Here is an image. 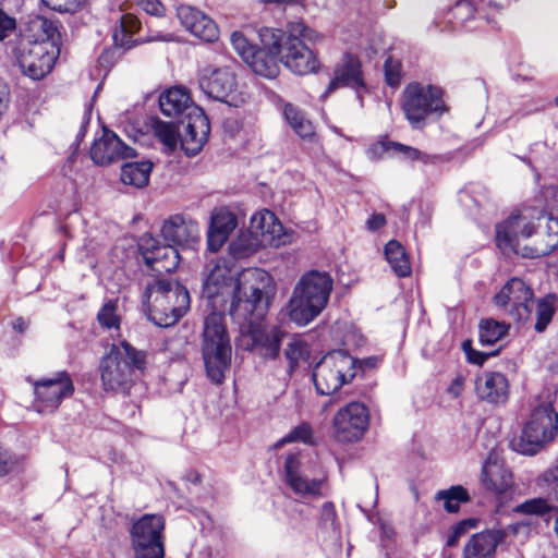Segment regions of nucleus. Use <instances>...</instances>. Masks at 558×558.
<instances>
[{
	"label": "nucleus",
	"mask_w": 558,
	"mask_h": 558,
	"mask_svg": "<svg viewBox=\"0 0 558 558\" xmlns=\"http://www.w3.org/2000/svg\"><path fill=\"white\" fill-rule=\"evenodd\" d=\"M332 279L327 272L310 271L295 286L289 302V317L299 326L316 318L327 305Z\"/></svg>",
	"instance_id": "obj_6"
},
{
	"label": "nucleus",
	"mask_w": 558,
	"mask_h": 558,
	"mask_svg": "<svg viewBox=\"0 0 558 558\" xmlns=\"http://www.w3.org/2000/svg\"><path fill=\"white\" fill-rule=\"evenodd\" d=\"M495 241L505 255L546 256L558 246V219L539 214L534 221L524 213H513L496 225Z\"/></svg>",
	"instance_id": "obj_2"
},
{
	"label": "nucleus",
	"mask_w": 558,
	"mask_h": 558,
	"mask_svg": "<svg viewBox=\"0 0 558 558\" xmlns=\"http://www.w3.org/2000/svg\"><path fill=\"white\" fill-rule=\"evenodd\" d=\"M61 35L56 22L36 17L15 47L17 64L26 76L37 81L51 72L60 54Z\"/></svg>",
	"instance_id": "obj_4"
},
{
	"label": "nucleus",
	"mask_w": 558,
	"mask_h": 558,
	"mask_svg": "<svg viewBox=\"0 0 558 558\" xmlns=\"http://www.w3.org/2000/svg\"><path fill=\"white\" fill-rule=\"evenodd\" d=\"M262 45L263 48L256 49L245 63L255 74L267 78H275L279 74V54L275 53L271 47Z\"/></svg>",
	"instance_id": "obj_32"
},
{
	"label": "nucleus",
	"mask_w": 558,
	"mask_h": 558,
	"mask_svg": "<svg viewBox=\"0 0 558 558\" xmlns=\"http://www.w3.org/2000/svg\"><path fill=\"white\" fill-rule=\"evenodd\" d=\"M155 136L171 151L178 146L179 130L175 123L156 119L153 123Z\"/></svg>",
	"instance_id": "obj_42"
},
{
	"label": "nucleus",
	"mask_w": 558,
	"mask_h": 558,
	"mask_svg": "<svg viewBox=\"0 0 558 558\" xmlns=\"http://www.w3.org/2000/svg\"><path fill=\"white\" fill-rule=\"evenodd\" d=\"M230 41L232 47L245 62L256 51V47L250 44L247 38L241 32H233L230 36Z\"/></svg>",
	"instance_id": "obj_45"
},
{
	"label": "nucleus",
	"mask_w": 558,
	"mask_h": 558,
	"mask_svg": "<svg viewBox=\"0 0 558 558\" xmlns=\"http://www.w3.org/2000/svg\"><path fill=\"white\" fill-rule=\"evenodd\" d=\"M238 225L236 216L226 208L217 209L210 218L207 233V247L210 252H218L227 241L229 234Z\"/></svg>",
	"instance_id": "obj_28"
},
{
	"label": "nucleus",
	"mask_w": 558,
	"mask_h": 558,
	"mask_svg": "<svg viewBox=\"0 0 558 558\" xmlns=\"http://www.w3.org/2000/svg\"><path fill=\"white\" fill-rule=\"evenodd\" d=\"M558 296L555 293H548L538 299L535 304L536 322L534 330L538 333L544 332L551 323L557 310Z\"/></svg>",
	"instance_id": "obj_38"
},
{
	"label": "nucleus",
	"mask_w": 558,
	"mask_h": 558,
	"mask_svg": "<svg viewBox=\"0 0 558 558\" xmlns=\"http://www.w3.org/2000/svg\"><path fill=\"white\" fill-rule=\"evenodd\" d=\"M436 501H441L448 513L458 512L460 505L470 500L469 492L461 485H453L448 489L438 490L435 495Z\"/></svg>",
	"instance_id": "obj_39"
},
{
	"label": "nucleus",
	"mask_w": 558,
	"mask_h": 558,
	"mask_svg": "<svg viewBox=\"0 0 558 558\" xmlns=\"http://www.w3.org/2000/svg\"><path fill=\"white\" fill-rule=\"evenodd\" d=\"M259 38L262 44L279 54L280 62L292 73L307 75L318 71L320 62L308 44H315L322 37L303 21L289 22L286 31L262 28Z\"/></svg>",
	"instance_id": "obj_3"
},
{
	"label": "nucleus",
	"mask_w": 558,
	"mask_h": 558,
	"mask_svg": "<svg viewBox=\"0 0 558 558\" xmlns=\"http://www.w3.org/2000/svg\"><path fill=\"white\" fill-rule=\"evenodd\" d=\"M197 76L201 90L208 98L222 102H228L238 86L235 74L228 65H204L198 70Z\"/></svg>",
	"instance_id": "obj_17"
},
{
	"label": "nucleus",
	"mask_w": 558,
	"mask_h": 558,
	"mask_svg": "<svg viewBox=\"0 0 558 558\" xmlns=\"http://www.w3.org/2000/svg\"><path fill=\"white\" fill-rule=\"evenodd\" d=\"M555 531H556L557 536H558V511L555 514Z\"/></svg>",
	"instance_id": "obj_64"
},
{
	"label": "nucleus",
	"mask_w": 558,
	"mask_h": 558,
	"mask_svg": "<svg viewBox=\"0 0 558 558\" xmlns=\"http://www.w3.org/2000/svg\"><path fill=\"white\" fill-rule=\"evenodd\" d=\"M286 480L290 488L302 497L318 496L324 482L319 466L308 457L289 454L284 462Z\"/></svg>",
	"instance_id": "obj_12"
},
{
	"label": "nucleus",
	"mask_w": 558,
	"mask_h": 558,
	"mask_svg": "<svg viewBox=\"0 0 558 558\" xmlns=\"http://www.w3.org/2000/svg\"><path fill=\"white\" fill-rule=\"evenodd\" d=\"M165 525L161 514H144L133 522L130 536L135 558H165Z\"/></svg>",
	"instance_id": "obj_11"
},
{
	"label": "nucleus",
	"mask_w": 558,
	"mask_h": 558,
	"mask_svg": "<svg viewBox=\"0 0 558 558\" xmlns=\"http://www.w3.org/2000/svg\"><path fill=\"white\" fill-rule=\"evenodd\" d=\"M391 149L401 154L402 158L408 161H420L424 165H436L442 161V157L439 155L427 154L415 147L392 141L378 142L372 145L367 150V155L369 158L376 159L383 153H388Z\"/></svg>",
	"instance_id": "obj_29"
},
{
	"label": "nucleus",
	"mask_w": 558,
	"mask_h": 558,
	"mask_svg": "<svg viewBox=\"0 0 558 558\" xmlns=\"http://www.w3.org/2000/svg\"><path fill=\"white\" fill-rule=\"evenodd\" d=\"M262 245L260 240L250 230L242 232L234 241L229 244V251L233 259L245 258L256 252Z\"/></svg>",
	"instance_id": "obj_41"
},
{
	"label": "nucleus",
	"mask_w": 558,
	"mask_h": 558,
	"mask_svg": "<svg viewBox=\"0 0 558 558\" xmlns=\"http://www.w3.org/2000/svg\"><path fill=\"white\" fill-rule=\"evenodd\" d=\"M482 484L487 490L502 495L512 487V473L502 462L488 457L482 469Z\"/></svg>",
	"instance_id": "obj_30"
},
{
	"label": "nucleus",
	"mask_w": 558,
	"mask_h": 558,
	"mask_svg": "<svg viewBox=\"0 0 558 558\" xmlns=\"http://www.w3.org/2000/svg\"><path fill=\"white\" fill-rule=\"evenodd\" d=\"M274 1L277 3H298V2H301L302 0H274Z\"/></svg>",
	"instance_id": "obj_63"
},
{
	"label": "nucleus",
	"mask_w": 558,
	"mask_h": 558,
	"mask_svg": "<svg viewBox=\"0 0 558 558\" xmlns=\"http://www.w3.org/2000/svg\"><path fill=\"white\" fill-rule=\"evenodd\" d=\"M208 274L203 282L202 296L213 307L204 319L202 355L206 375L219 385L230 368L232 348L221 312L240 326L252 325L266 311L263 304L271 277L259 268L239 271L232 259L218 258L207 265Z\"/></svg>",
	"instance_id": "obj_1"
},
{
	"label": "nucleus",
	"mask_w": 558,
	"mask_h": 558,
	"mask_svg": "<svg viewBox=\"0 0 558 558\" xmlns=\"http://www.w3.org/2000/svg\"><path fill=\"white\" fill-rule=\"evenodd\" d=\"M558 435V412L551 403H542L535 407L521 434L513 437L510 447L513 451L534 456Z\"/></svg>",
	"instance_id": "obj_8"
},
{
	"label": "nucleus",
	"mask_w": 558,
	"mask_h": 558,
	"mask_svg": "<svg viewBox=\"0 0 558 558\" xmlns=\"http://www.w3.org/2000/svg\"><path fill=\"white\" fill-rule=\"evenodd\" d=\"M507 535L505 529H489L475 533L465 543L461 558H493Z\"/></svg>",
	"instance_id": "obj_25"
},
{
	"label": "nucleus",
	"mask_w": 558,
	"mask_h": 558,
	"mask_svg": "<svg viewBox=\"0 0 558 558\" xmlns=\"http://www.w3.org/2000/svg\"><path fill=\"white\" fill-rule=\"evenodd\" d=\"M190 304V293L179 281L156 279L146 284L143 293L147 318L161 328L175 325L187 313Z\"/></svg>",
	"instance_id": "obj_5"
},
{
	"label": "nucleus",
	"mask_w": 558,
	"mask_h": 558,
	"mask_svg": "<svg viewBox=\"0 0 558 558\" xmlns=\"http://www.w3.org/2000/svg\"><path fill=\"white\" fill-rule=\"evenodd\" d=\"M459 538H460V537H459L458 535H456V533H454L453 531H451V530H450V533H449V535H448V538H447L446 545H447L448 547H454V546L458 544Z\"/></svg>",
	"instance_id": "obj_61"
},
{
	"label": "nucleus",
	"mask_w": 558,
	"mask_h": 558,
	"mask_svg": "<svg viewBox=\"0 0 558 558\" xmlns=\"http://www.w3.org/2000/svg\"><path fill=\"white\" fill-rule=\"evenodd\" d=\"M517 510L526 514H544L550 510L548 502L543 498H535L527 500L520 506Z\"/></svg>",
	"instance_id": "obj_47"
},
{
	"label": "nucleus",
	"mask_w": 558,
	"mask_h": 558,
	"mask_svg": "<svg viewBox=\"0 0 558 558\" xmlns=\"http://www.w3.org/2000/svg\"><path fill=\"white\" fill-rule=\"evenodd\" d=\"M16 465V457L0 444V478L12 473Z\"/></svg>",
	"instance_id": "obj_48"
},
{
	"label": "nucleus",
	"mask_w": 558,
	"mask_h": 558,
	"mask_svg": "<svg viewBox=\"0 0 558 558\" xmlns=\"http://www.w3.org/2000/svg\"><path fill=\"white\" fill-rule=\"evenodd\" d=\"M90 110H86L84 116H83V120H82V124H81V128L76 134V141L77 142H81L85 134H86V131H87V125L89 124V121H90Z\"/></svg>",
	"instance_id": "obj_59"
},
{
	"label": "nucleus",
	"mask_w": 558,
	"mask_h": 558,
	"mask_svg": "<svg viewBox=\"0 0 558 558\" xmlns=\"http://www.w3.org/2000/svg\"><path fill=\"white\" fill-rule=\"evenodd\" d=\"M319 526L326 532H338L337 513L332 502L327 501L323 505L319 518Z\"/></svg>",
	"instance_id": "obj_44"
},
{
	"label": "nucleus",
	"mask_w": 558,
	"mask_h": 558,
	"mask_svg": "<svg viewBox=\"0 0 558 558\" xmlns=\"http://www.w3.org/2000/svg\"><path fill=\"white\" fill-rule=\"evenodd\" d=\"M499 11L494 0H458L446 13L445 20L436 22V25L440 26V31L473 29L468 26L469 22L485 20L490 23Z\"/></svg>",
	"instance_id": "obj_14"
},
{
	"label": "nucleus",
	"mask_w": 558,
	"mask_h": 558,
	"mask_svg": "<svg viewBox=\"0 0 558 558\" xmlns=\"http://www.w3.org/2000/svg\"><path fill=\"white\" fill-rule=\"evenodd\" d=\"M339 87H351L356 93L365 87L362 63L357 57L351 53H345L342 61L335 68L333 77L323 97H327Z\"/></svg>",
	"instance_id": "obj_23"
},
{
	"label": "nucleus",
	"mask_w": 558,
	"mask_h": 558,
	"mask_svg": "<svg viewBox=\"0 0 558 558\" xmlns=\"http://www.w3.org/2000/svg\"><path fill=\"white\" fill-rule=\"evenodd\" d=\"M385 256L392 271L400 278L409 277L412 272L411 263L404 247L396 240L385 246Z\"/></svg>",
	"instance_id": "obj_34"
},
{
	"label": "nucleus",
	"mask_w": 558,
	"mask_h": 558,
	"mask_svg": "<svg viewBox=\"0 0 558 558\" xmlns=\"http://www.w3.org/2000/svg\"><path fill=\"white\" fill-rule=\"evenodd\" d=\"M476 526V520L474 519H465L451 527V531L456 533L459 537L463 536L470 529H474Z\"/></svg>",
	"instance_id": "obj_54"
},
{
	"label": "nucleus",
	"mask_w": 558,
	"mask_h": 558,
	"mask_svg": "<svg viewBox=\"0 0 558 558\" xmlns=\"http://www.w3.org/2000/svg\"><path fill=\"white\" fill-rule=\"evenodd\" d=\"M313 438V429L308 423H302L295 426L289 434H287L283 438L278 441V446H281L287 442H304L312 444Z\"/></svg>",
	"instance_id": "obj_43"
},
{
	"label": "nucleus",
	"mask_w": 558,
	"mask_h": 558,
	"mask_svg": "<svg viewBox=\"0 0 558 558\" xmlns=\"http://www.w3.org/2000/svg\"><path fill=\"white\" fill-rule=\"evenodd\" d=\"M401 108L414 130L424 129L428 118H439L448 111L442 89L420 82H412L405 86L401 96Z\"/></svg>",
	"instance_id": "obj_9"
},
{
	"label": "nucleus",
	"mask_w": 558,
	"mask_h": 558,
	"mask_svg": "<svg viewBox=\"0 0 558 558\" xmlns=\"http://www.w3.org/2000/svg\"><path fill=\"white\" fill-rule=\"evenodd\" d=\"M140 29L141 22L135 15L131 13L122 14L119 25L116 26L112 33L114 45L123 49H131L137 44V40L133 39V35Z\"/></svg>",
	"instance_id": "obj_33"
},
{
	"label": "nucleus",
	"mask_w": 558,
	"mask_h": 558,
	"mask_svg": "<svg viewBox=\"0 0 558 558\" xmlns=\"http://www.w3.org/2000/svg\"><path fill=\"white\" fill-rule=\"evenodd\" d=\"M368 425V409L361 402H350L333 416V436L339 442L357 441L364 436Z\"/></svg>",
	"instance_id": "obj_16"
},
{
	"label": "nucleus",
	"mask_w": 558,
	"mask_h": 558,
	"mask_svg": "<svg viewBox=\"0 0 558 558\" xmlns=\"http://www.w3.org/2000/svg\"><path fill=\"white\" fill-rule=\"evenodd\" d=\"M177 16L182 26L195 37L213 43L219 37V29L213 19L201 10L182 4L177 9Z\"/></svg>",
	"instance_id": "obj_22"
},
{
	"label": "nucleus",
	"mask_w": 558,
	"mask_h": 558,
	"mask_svg": "<svg viewBox=\"0 0 558 558\" xmlns=\"http://www.w3.org/2000/svg\"><path fill=\"white\" fill-rule=\"evenodd\" d=\"M282 113L287 123L301 138H311L315 134L313 123L296 106L290 102L284 104Z\"/></svg>",
	"instance_id": "obj_36"
},
{
	"label": "nucleus",
	"mask_w": 558,
	"mask_h": 558,
	"mask_svg": "<svg viewBox=\"0 0 558 558\" xmlns=\"http://www.w3.org/2000/svg\"><path fill=\"white\" fill-rule=\"evenodd\" d=\"M140 251L147 266L158 274L171 272L180 263L178 247L171 243L160 244L151 234L141 236Z\"/></svg>",
	"instance_id": "obj_18"
},
{
	"label": "nucleus",
	"mask_w": 558,
	"mask_h": 558,
	"mask_svg": "<svg viewBox=\"0 0 558 558\" xmlns=\"http://www.w3.org/2000/svg\"><path fill=\"white\" fill-rule=\"evenodd\" d=\"M34 388V407L39 413L54 412L62 401L74 393V384L66 371H59L51 377L33 380L27 378Z\"/></svg>",
	"instance_id": "obj_13"
},
{
	"label": "nucleus",
	"mask_w": 558,
	"mask_h": 558,
	"mask_svg": "<svg viewBox=\"0 0 558 558\" xmlns=\"http://www.w3.org/2000/svg\"><path fill=\"white\" fill-rule=\"evenodd\" d=\"M356 360V373L359 371H364L366 368H375L379 362L378 357L376 356H369L365 357L363 360Z\"/></svg>",
	"instance_id": "obj_56"
},
{
	"label": "nucleus",
	"mask_w": 558,
	"mask_h": 558,
	"mask_svg": "<svg viewBox=\"0 0 558 558\" xmlns=\"http://www.w3.org/2000/svg\"><path fill=\"white\" fill-rule=\"evenodd\" d=\"M463 390V378L461 376L456 377L449 388L448 392L452 395L453 397H459Z\"/></svg>",
	"instance_id": "obj_58"
},
{
	"label": "nucleus",
	"mask_w": 558,
	"mask_h": 558,
	"mask_svg": "<svg viewBox=\"0 0 558 558\" xmlns=\"http://www.w3.org/2000/svg\"><path fill=\"white\" fill-rule=\"evenodd\" d=\"M250 230L260 240L262 245L278 247L284 244L283 227L275 214L268 209L252 216Z\"/></svg>",
	"instance_id": "obj_26"
},
{
	"label": "nucleus",
	"mask_w": 558,
	"mask_h": 558,
	"mask_svg": "<svg viewBox=\"0 0 558 558\" xmlns=\"http://www.w3.org/2000/svg\"><path fill=\"white\" fill-rule=\"evenodd\" d=\"M463 348H464L468 361L475 365H483V363L489 356H494L498 353V351H492V352L484 353V352L473 350L471 348L468 349L465 343L463 344Z\"/></svg>",
	"instance_id": "obj_51"
},
{
	"label": "nucleus",
	"mask_w": 558,
	"mask_h": 558,
	"mask_svg": "<svg viewBox=\"0 0 558 558\" xmlns=\"http://www.w3.org/2000/svg\"><path fill=\"white\" fill-rule=\"evenodd\" d=\"M9 89L7 85L0 83V117L9 106Z\"/></svg>",
	"instance_id": "obj_57"
},
{
	"label": "nucleus",
	"mask_w": 558,
	"mask_h": 558,
	"mask_svg": "<svg viewBox=\"0 0 558 558\" xmlns=\"http://www.w3.org/2000/svg\"><path fill=\"white\" fill-rule=\"evenodd\" d=\"M356 376V360L344 351L326 354L315 365L312 378L319 395L329 396Z\"/></svg>",
	"instance_id": "obj_10"
},
{
	"label": "nucleus",
	"mask_w": 558,
	"mask_h": 558,
	"mask_svg": "<svg viewBox=\"0 0 558 558\" xmlns=\"http://www.w3.org/2000/svg\"><path fill=\"white\" fill-rule=\"evenodd\" d=\"M509 330V325L493 318L482 319L478 324V340L482 345H493L504 338Z\"/></svg>",
	"instance_id": "obj_40"
},
{
	"label": "nucleus",
	"mask_w": 558,
	"mask_h": 558,
	"mask_svg": "<svg viewBox=\"0 0 558 558\" xmlns=\"http://www.w3.org/2000/svg\"><path fill=\"white\" fill-rule=\"evenodd\" d=\"M283 336L284 332L277 327L269 330H256L252 336L254 349L264 359L275 360L280 353Z\"/></svg>",
	"instance_id": "obj_31"
},
{
	"label": "nucleus",
	"mask_w": 558,
	"mask_h": 558,
	"mask_svg": "<svg viewBox=\"0 0 558 558\" xmlns=\"http://www.w3.org/2000/svg\"><path fill=\"white\" fill-rule=\"evenodd\" d=\"M385 225L386 218L383 214H374L366 221V227L369 231H377Z\"/></svg>",
	"instance_id": "obj_55"
},
{
	"label": "nucleus",
	"mask_w": 558,
	"mask_h": 558,
	"mask_svg": "<svg viewBox=\"0 0 558 558\" xmlns=\"http://www.w3.org/2000/svg\"><path fill=\"white\" fill-rule=\"evenodd\" d=\"M15 29V20L0 10V40H3Z\"/></svg>",
	"instance_id": "obj_52"
},
{
	"label": "nucleus",
	"mask_w": 558,
	"mask_h": 558,
	"mask_svg": "<svg viewBox=\"0 0 558 558\" xmlns=\"http://www.w3.org/2000/svg\"><path fill=\"white\" fill-rule=\"evenodd\" d=\"M193 111L194 114L187 120L180 121L185 123L184 133L179 136L181 147L185 155L190 157L197 155L202 150L210 132L209 120L203 109L194 108Z\"/></svg>",
	"instance_id": "obj_21"
},
{
	"label": "nucleus",
	"mask_w": 558,
	"mask_h": 558,
	"mask_svg": "<svg viewBox=\"0 0 558 558\" xmlns=\"http://www.w3.org/2000/svg\"><path fill=\"white\" fill-rule=\"evenodd\" d=\"M533 289L520 278H511L495 295V305L514 322H525L531 316Z\"/></svg>",
	"instance_id": "obj_15"
},
{
	"label": "nucleus",
	"mask_w": 558,
	"mask_h": 558,
	"mask_svg": "<svg viewBox=\"0 0 558 558\" xmlns=\"http://www.w3.org/2000/svg\"><path fill=\"white\" fill-rule=\"evenodd\" d=\"M12 327L15 331L22 333L27 329V323L22 317H19L13 322Z\"/></svg>",
	"instance_id": "obj_60"
},
{
	"label": "nucleus",
	"mask_w": 558,
	"mask_h": 558,
	"mask_svg": "<svg viewBox=\"0 0 558 558\" xmlns=\"http://www.w3.org/2000/svg\"><path fill=\"white\" fill-rule=\"evenodd\" d=\"M145 354L129 342L113 345L100 362V375L105 390L128 393L142 374Z\"/></svg>",
	"instance_id": "obj_7"
},
{
	"label": "nucleus",
	"mask_w": 558,
	"mask_h": 558,
	"mask_svg": "<svg viewBox=\"0 0 558 558\" xmlns=\"http://www.w3.org/2000/svg\"><path fill=\"white\" fill-rule=\"evenodd\" d=\"M153 163L146 161L126 162L121 168V181L134 187L145 186L150 177Z\"/></svg>",
	"instance_id": "obj_35"
},
{
	"label": "nucleus",
	"mask_w": 558,
	"mask_h": 558,
	"mask_svg": "<svg viewBox=\"0 0 558 558\" xmlns=\"http://www.w3.org/2000/svg\"><path fill=\"white\" fill-rule=\"evenodd\" d=\"M475 392L480 400L502 405L509 399V381L499 372H484L475 379Z\"/></svg>",
	"instance_id": "obj_24"
},
{
	"label": "nucleus",
	"mask_w": 558,
	"mask_h": 558,
	"mask_svg": "<svg viewBox=\"0 0 558 558\" xmlns=\"http://www.w3.org/2000/svg\"><path fill=\"white\" fill-rule=\"evenodd\" d=\"M284 356L288 361V372L293 374L300 366L310 365V344L301 337H293L284 349Z\"/></svg>",
	"instance_id": "obj_37"
},
{
	"label": "nucleus",
	"mask_w": 558,
	"mask_h": 558,
	"mask_svg": "<svg viewBox=\"0 0 558 558\" xmlns=\"http://www.w3.org/2000/svg\"><path fill=\"white\" fill-rule=\"evenodd\" d=\"M89 155L96 165L109 166L135 157V149L125 145L114 132L105 129L101 137L94 141Z\"/></svg>",
	"instance_id": "obj_20"
},
{
	"label": "nucleus",
	"mask_w": 558,
	"mask_h": 558,
	"mask_svg": "<svg viewBox=\"0 0 558 558\" xmlns=\"http://www.w3.org/2000/svg\"><path fill=\"white\" fill-rule=\"evenodd\" d=\"M385 76L388 85H398L400 83V64L395 63L390 58L387 59L385 61Z\"/></svg>",
	"instance_id": "obj_50"
},
{
	"label": "nucleus",
	"mask_w": 558,
	"mask_h": 558,
	"mask_svg": "<svg viewBox=\"0 0 558 558\" xmlns=\"http://www.w3.org/2000/svg\"><path fill=\"white\" fill-rule=\"evenodd\" d=\"M187 478H189V481H191L192 483H195V484L201 482L199 474L194 471H192L187 474Z\"/></svg>",
	"instance_id": "obj_62"
},
{
	"label": "nucleus",
	"mask_w": 558,
	"mask_h": 558,
	"mask_svg": "<svg viewBox=\"0 0 558 558\" xmlns=\"http://www.w3.org/2000/svg\"><path fill=\"white\" fill-rule=\"evenodd\" d=\"M159 107L167 117L183 118L187 120L194 114L193 109L198 108L183 87H171L159 96Z\"/></svg>",
	"instance_id": "obj_27"
},
{
	"label": "nucleus",
	"mask_w": 558,
	"mask_h": 558,
	"mask_svg": "<svg viewBox=\"0 0 558 558\" xmlns=\"http://www.w3.org/2000/svg\"><path fill=\"white\" fill-rule=\"evenodd\" d=\"M160 233L166 243H171L177 247H190L201 240L199 225L183 214L168 217L162 222Z\"/></svg>",
	"instance_id": "obj_19"
},
{
	"label": "nucleus",
	"mask_w": 558,
	"mask_h": 558,
	"mask_svg": "<svg viewBox=\"0 0 558 558\" xmlns=\"http://www.w3.org/2000/svg\"><path fill=\"white\" fill-rule=\"evenodd\" d=\"M51 10L58 12H70L75 10L84 0H41Z\"/></svg>",
	"instance_id": "obj_49"
},
{
	"label": "nucleus",
	"mask_w": 558,
	"mask_h": 558,
	"mask_svg": "<svg viewBox=\"0 0 558 558\" xmlns=\"http://www.w3.org/2000/svg\"><path fill=\"white\" fill-rule=\"evenodd\" d=\"M117 303L112 300L106 302L97 314L98 323L108 329L119 326V318L116 314Z\"/></svg>",
	"instance_id": "obj_46"
},
{
	"label": "nucleus",
	"mask_w": 558,
	"mask_h": 558,
	"mask_svg": "<svg viewBox=\"0 0 558 558\" xmlns=\"http://www.w3.org/2000/svg\"><path fill=\"white\" fill-rule=\"evenodd\" d=\"M136 3L148 14L161 15L163 7L159 0H136Z\"/></svg>",
	"instance_id": "obj_53"
}]
</instances>
